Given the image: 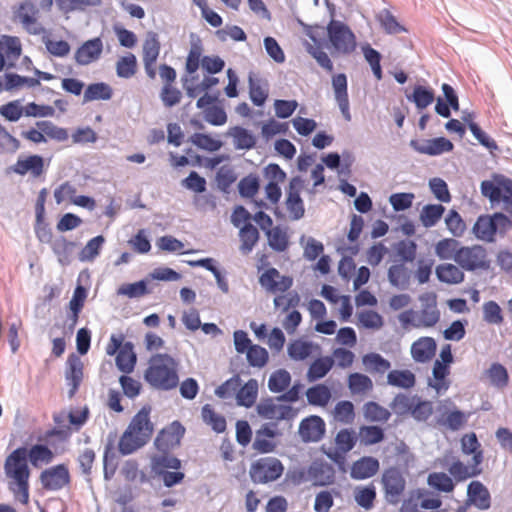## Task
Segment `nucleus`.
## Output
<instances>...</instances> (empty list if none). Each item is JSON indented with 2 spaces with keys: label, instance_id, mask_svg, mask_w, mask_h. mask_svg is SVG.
Returning <instances> with one entry per match:
<instances>
[{
  "label": "nucleus",
  "instance_id": "1",
  "mask_svg": "<svg viewBox=\"0 0 512 512\" xmlns=\"http://www.w3.org/2000/svg\"><path fill=\"white\" fill-rule=\"evenodd\" d=\"M179 362L168 353H156L149 359L144 380L151 387L170 391L179 385Z\"/></svg>",
  "mask_w": 512,
  "mask_h": 512
},
{
  "label": "nucleus",
  "instance_id": "2",
  "mask_svg": "<svg viewBox=\"0 0 512 512\" xmlns=\"http://www.w3.org/2000/svg\"><path fill=\"white\" fill-rule=\"evenodd\" d=\"M259 284L269 293L287 292L286 295H277L274 297L273 304L276 310L288 312L291 308L299 305L300 295L297 291H289L293 285V278L289 275H281L275 267L266 268L259 276Z\"/></svg>",
  "mask_w": 512,
  "mask_h": 512
},
{
  "label": "nucleus",
  "instance_id": "3",
  "mask_svg": "<svg viewBox=\"0 0 512 512\" xmlns=\"http://www.w3.org/2000/svg\"><path fill=\"white\" fill-rule=\"evenodd\" d=\"M51 448L52 446L47 442L33 444L30 448L22 445L14 449L6 457L4 463L27 470L31 474L29 463L34 468H39L41 464H49L53 461L55 454Z\"/></svg>",
  "mask_w": 512,
  "mask_h": 512
},
{
  "label": "nucleus",
  "instance_id": "4",
  "mask_svg": "<svg viewBox=\"0 0 512 512\" xmlns=\"http://www.w3.org/2000/svg\"><path fill=\"white\" fill-rule=\"evenodd\" d=\"M283 472V463L276 457L267 456L251 463L249 475L254 484H267L278 480Z\"/></svg>",
  "mask_w": 512,
  "mask_h": 512
},
{
  "label": "nucleus",
  "instance_id": "5",
  "mask_svg": "<svg viewBox=\"0 0 512 512\" xmlns=\"http://www.w3.org/2000/svg\"><path fill=\"white\" fill-rule=\"evenodd\" d=\"M381 483L385 500L391 505H397L406 488L403 468L397 466L386 468L382 472Z\"/></svg>",
  "mask_w": 512,
  "mask_h": 512
},
{
  "label": "nucleus",
  "instance_id": "6",
  "mask_svg": "<svg viewBox=\"0 0 512 512\" xmlns=\"http://www.w3.org/2000/svg\"><path fill=\"white\" fill-rule=\"evenodd\" d=\"M486 257V249L482 245L460 246L455 256V262L469 272L478 269L488 270L490 261Z\"/></svg>",
  "mask_w": 512,
  "mask_h": 512
},
{
  "label": "nucleus",
  "instance_id": "7",
  "mask_svg": "<svg viewBox=\"0 0 512 512\" xmlns=\"http://www.w3.org/2000/svg\"><path fill=\"white\" fill-rule=\"evenodd\" d=\"M40 483L46 491H59L71 482V475L65 463L50 466L40 473Z\"/></svg>",
  "mask_w": 512,
  "mask_h": 512
},
{
  "label": "nucleus",
  "instance_id": "8",
  "mask_svg": "<svg viewBox=\"0 0 512 512\" xmlns=\"http://www.w3.org/2000/svg\"><path fill=\"white\" fill-rule=\"evenodd\" d=\"M185 432V426L179 420H174L158 432L154 446L159 452L168 453L175 446L181 444Z\"/></svg>",
  "mask_w": 512,
  "mask_h": 512
},
{
  "label": "nucleus",
  "instance_id": "9",
  "mask_svg": "<svg viewBox=\"0 0 512 512\" xmlns=\"http://www.w3.org/2000/svg\"><path fill=\"white\" fill-rule=\"evenodd\" d=\"M326 433V423L319 415H309L303 418L299 424L298 434L305 444L322 440Z\"/></svg>",
  "mask_w": 512,
  "mask_h": 512
},
{
  "label": "nucleus",
  "instance_id": "10",
  "mask_svg": "<svg viewBox=\"0 0 512 512\" xmlns=\"http://www.w3.org/2000/svg\"><path fill=\"white\" fill-rule=\"evenodd\" d=\"M409 146L414 151L428 156H440L444 153L452 152L454 149L453 142L444 136L425 139L423 142L412 139Z\"/></svg>",
  "mask_w": 512,
  "mask_h": 512
},
{
  "label": "nucleus",
  "instance_id": "11",
  "mask_svg": "<svg viewBox=\"0 0 512 512\" xmlns=\"http://www.w3.org/2000/svg\"><path fill=\"white\" fill-rule=\"evenodd\" d=\"M44 170V157L39 154H31L28 156H19L15 164L7 168L6 173L9 174L13 172L20 176H25L27 173H30L33 178H38L44 173Z\"/></svg>",
  "mask_w": 512,
  "mask_h": 512
},
{
  "label": "nucleus",
  "instance_id": "12",
  "mask_svg": "<svg viewBox=\"0 0 512 512\" xmlns=\"http://www.w3.org/2000/svg\"><path fill=\"white\" fill-rule=\"evenodd\" d=\"M4 472L7 478L13 481L10 490L15 496H19V501L26 505L29 502V477L27 470L18 469L4 463Z\"/></svg>",
  "mask_w": 512,
  "mask_h": 512
},
{
  "label": "nucleus",
  "instance_id": "13",
  "mask_svg": "<svg viewBox=\"0 0 512 512\" xmlns=\"http://www.w3.org/2000/svg\"><path fill=\"white\" fill-rule=\"evenodd\" d=\"M152 407L149 404H144L140 410L133 416L126 431L134 434L148 443L154 431V425L150 419Z\"/></svg>",
  "mask_w": 512,
  "mask_h": 512
},
{
  "label": "nucleus",
  "instance_id": "14",
  "mask_svg": "<svg viewBox=\"0 0 512 512\" xmlns=\"http://www.w3.org/2000/svg\"><path fill=\"white\" fill-rule=\"evenodd\" d=\"M65 380L69 386L68 397L72 398L78 392L83 380V363L80 357L71 353L68 355L65 369Z\"/></svg>",
  "mask_w": 512,
  "mask_h": 512
},
{
  "label": "nucleus",
  "instance_id": "15",
  "mask_svg": "<svg viewBox=\"0 0 512 512\" xmlns=\"http://www.w3.org/2000/svg\"><path fill=\"white\" fill-rule=\"evenodd\" d=\"M103 52L100 36L84 41L75 51L74 59L78 65L85 66L97 61Z\"/></svg>",
  "mask_w": 512,
  "mask_h": 512
},
{
  "label": "nucleus",
  "instance_id": "16",
  "mask_svg": "<svg viewBox=\"0 0 512 512\" xmlns=\"http://www.w3.org/2000/svg\"><path fill=\"white\" fill-rule=\"evenodd\" d=\"M467 503L479 510L485 511L491 507L489 489L479 480H472L467 486Z\"/></svg>",
  "mask_w": 512,
  "mask_h": 512
},
{
  "label": "nucleus",
  "instance_id": "17",
  "mask_svg": "<svg viewBox=\"0 0 512 512\" xmlns=\"http://www.w3.org/2000/svg\"><path fill=\"white\" fill-rule=\"evenodd\" d=\"M308 475L314 480V486H328L335 481L334 467L321 459H316L310 464Z\"/></svg>",
  "mask_w": 512,
  "mask_h": 512
},
{
  "label": "nucleus",
  "instance_id": "18",
  "mask_svg": "<svg viewBox=\"0 0 512 512\" xmlns=\"http://www.w3.org/2000/svg\"><path fill=\"white\" fill-rule=\"evenodd\" d=\"M379 460L373 456H362L354 461L350 469V477L354 480H365L375 476L379 470Z\"/></svg>",
  "mask_w": 512,
  "mask_h": 512
},
{
  "label": "nucleus",
  "instance_id": "19",
  "mask_svg": "<svg viewBox=\"0 0 512 512\" xmlns=\"http://www.w3.org/2000/svg\"><path fill=\"white\" fill-rule=\"evenodd\" d=\"M436 340L429 336H423L413 342L411 346V356L417 363H427L436 354Z\"/></svg>",
  "mask_w": 512,
  "mask_h": 512
},
{
  "label": "nucleus",
  "instance_id": "20",
  "mask_svg": "<svg viewBox=\"0 0 512 512\" xmlns=\"http://www.w3.org/2000/svg\"><path fill=\"white\" fill-rule=\"evenodd\" d=\"M495 227L492 214H481L472 227V233L478 240L494 243L497 236Z\"/></svg>",
  "mask_w": 512,
  "mask_h": 512
},
{
  "label": "nucleus",
  "instance_id": "21",
  "mask_svg": "<svg viewBox=\"0 0 512 512\" xmlns=\"http://www.w3.org/2000/svg\"><path fill=\"white\" fill-rule=\"evenodd\" d=\"M249 98L253 105L263 107L269 97V83L261 79L253 72L248 75Z\"/></svg>",
  "mask_w": 512,
  "mask_h": 512
},
{
  "label": "nucleus",
  "instance_id": "22",
  "mask_svg": "<svg viewBox=\"0 0 512 512\" xmlns=\"http://www.w3.org/2000/svg\"><path fill=\"white\" fill-rule=\"evenodd\" d=\"M39 8L32 0H24L13 8V20L22 24L28 32L37 22Z\"/></svg>",
  "mask_w": 512,
  "mask_h": 512
},
{
  "label": "nucleus",
  "instance_id": "23",
  "mask_svg": "<svg viewBox=\"0 0 512 512\" xmlns=\"http://www.w3.org/2000/svg\"><path fill=\"white\" fill-rule=\"evenodd\" d=\"M405 97L415 105L418 112H422L435 101V91L430 86L415 84L411 93H406Z\"/></svg>",
  "mask_w": 512,
  "mask_h": 512
},
{
  "label": "nucleus",
  "instance_id": "24",
  "mask_svg": "<svg viewBox=\"0 0 512 512\" xmlns=\"http://www.w3.org/2000/svg\"><path fill=\"white\" fill-rule=\"evenodd\" d=\"M324 39L327 48L336 53L350 54L357 46L356 34H325Z\"/></svg>",
  "mask_w": 512,
  "mask_h": 512
},
{
  "label": "nucleus",
  "instance_id": "25",
  "mask_svg": "<svg viewBox=\"0 0 512 512\" xmlns=\"http://www.w3.org/2000/svg\"><path fill=\"white\" fill-rule=\"evenodd\" d=\"M506 176L503 174H493L491 180H483L480 184L481 194L487 198L491 206L501 202V195Z\"/></svg>",
  "mask_w": 512,
  "mask_h": 512
},
{
  "label": "nucleus",
  "instance_id": "26",
  "mask_svg": "<svg viewBox=\"0 0 512 512\" xmlns=\"http://www.w3.org/2000/svg\"><path fill=\"white\" fill-rule=\"evenodd\" d=\"M319 349V345L303 338L293 339L287 346V354L293 361H304Z\"/></svg>",
  "mask_w": 512,
  "mask_h": 512
},
{
  "label": "nucleus",
  "instance_id": "27",
  "mask_svg": "<svg viewBox=\"0 0 512 512\" xmlns=\"http://www.w3.org/2000/svg\"><path fill=\"white\" fill-rule=\"evenodd\" d=\"M227 135L233 138V144L236 150L248 151L256 147L257 138L255 134L243 126L236 125L231 127Z\"/></svg>",
  "mask_w": 512,
  "mask_h": 512
},
{
  "label": "nucleus",
  "instance_id": "28",
  "mask_svg": "<svg viewBox=\"0 0 512 512\" xmlns=\"http://www.w3.org/2000/svg\"><path fill=\"white\" fill-rule=\"evenodd\" d=\"M136 364L137 354L134 350V344L131 341H126L116 354L115 365L123 374H130L134 371Z\"/></svg>",
  "mask_w": 512,
  "mask_h": 512
},
{
  "label": "nucleus",
  "instance_id": "29",
  "mask_svg": "<svg viewBox=\"0 0 512 512\" xmlns=\"http://www.w3.org/2000/svg\"><path fill=\"white\" fill-rule=\"evenodd\" d=\"M313 42L314 45L305 42L306 51L316 60L318 65L325 69L327 72H332L334 69L333 62L328 54L322 49V41L318 36L319 34H306Z\"/></svg>",
  "mask_w": 512,
  "mask_h": 512
},
{
  "label": "nucleus",
  "instance_id": "30",
  "mask_svg": "<svg viewBox=\"0 0 512 512\" xmlns=\"http://www.w3.org/2000/svg\"><path fill=\"white\" fill-rule=\"evenodd\" d=\"M152 292L150 287V279L144 277L138 281L124 283L117 288L118 296H125L129 299L141 298Z\"/></svg>",
  "mask_w": 512,
  "mask_h": 512
},
{
  "label": "nucleus",
  "instance_id": "31",
  "mask_svg": "<svg viewBox=\"0 0 512 512\" xmlns=\"http://www.w3.org/2000/svg\"><path fill=\"white\" fill-rule=\"evenodd\" d=\"M450 372L451 367L440 363V360L436 359L432 368L433 380L429 379L428 385L434 388L438 394L448 390L450 387V380L448 379Z\"/></svg>",
  "mask_w": 512,
  "mask_h": 512
},
{
  "label": "nucleus",
  "instance_id": "32",
  "mask_svg": "<svg viewBox=\"0 0 512 512\" xmlns=\"http://www.w3.org/2000/svg\"><path fill=\"white\" fill-rule=\"evenodd\" d=\"M113 96L112 87L103 81L93 82L83 92V103L92 101H109Z\"/></svg>",
  "mask_w": 512,
  "mask_h": 512
},
{
  "label": "nucleus",
  "instance_id": "33",
  "mask_svg": "<svg viewBox=\"0 0 512 512\" xmlns=\"http://www.w3.org/2000/svg\"><path fill=\"white\" fill-rule=\"evenodd\" d=\"M333 356H320L316 358L310 365L306 373L308 382L314 383L324 378L333 368Z\"/></svg>",
  "mask_w": 512,
  "mask_h": 512
},
{
  "label": "nucleus",
  "instance_id": "34",
  "mask_svg": "<svg viewBox=\"0 0 512 512\" xmlns=\"http://www.w3.org/2000/svg\"><path fill=\"white\" fill-rule=\"evenodd\" d=\"M259 385L254 378L249 379L244 385H240L236 392V403L238 406L251 408L257 399Z\"/></svg>",
  "mask_w": 512,
  "mask_h": 512
},
{
  "label": "nucleus",
  "instance_id": "35",
  "mask_svg": "<svg viewBox=\"0 0 512 512\" xmlns=\"http://www.w3.org/2000/svg\"><path fill=\"white\" fill-rule=\"evenodd\" d=\"M435 274L438 281L450 285L460 284L465 278L464 272L459 267L451 263H442L437 265Z\"/></svg>",
  "mask_w": 512,
  "mask_h": 512
},
{
  "label": "nucleus",
  "instance_id": "36",
  "mask_svg": "<svg viewBox=\"0 0 512 512\" xmlns=\"http://www.w3.org/2000/svg\"><path fill=\"white\" fill-rule=\"evenodd\" d=\"M406 264H393L388 268L387 278L392 287L400 290H406L411 280V271Z\"/></svg>",
  "mask_w": 512,
  "mask_h": 512
},
{
  "label": "nucleus",
  "instance_id": "37",
  "mask_svg": "<svg viewBox=\"0 0 512 512\" xmlns=\"http://www.w3.org/2000/svg\"><path fill=\"white\" fill-rule=\"evenodd\" d=\"M469 416L470 414H466L464 411L455 407L442 412L438 418V423L451 431H458L465 425Z\"/></svg>",
  "mask_w": 512,
  "mask_h": 512
},
{
  "label": "nucleus",
  "instance_id": "38",
  "mask_svg": "<svg viewBox=\"0 0 512 512\" xmlns=\"http://www.w3.org/2000/svg\"><path fill=\"white\" fill-rule=\"evenodd\" d=\"M387 384L409 390L415 386L416 376L408 369H393L387 374Z\"/></svg>",
  "mask_w": 512,
  "mask_h": 512
},
{
  "label": "nucleus",
  "instance_id": "39",
  "mask_svg": "<svg viewBox=\"0 0 512 512\" xmlns=\"http://www.w3.org/2000/svg\"><path fill=\"white\" fill-rule=\"evenodd\" d=\"M201 415L203 422L209 425L215 433L221 434L226 431L227 421L225 416L217 413L211 404L202 406Z\"/></svg>",
  "mask_w": 512,
  "mask_h": 512
},
{
  "label": "nucleus",
  "instance_id": "40",
  "mask_svg": "<svg viewBox=\"0 0 512 512\" xmlns=\"http://www.w3.org/2000/svg\"><path fill=\"white\" fill-rule=\"evenodd\" d=\"M239 238L241 241L240 251L247 255L252 252L254 246L260 240V232L252 223L240 227Z\"/></svg>",
  "mask_w": 512,
  "mask_h": 512
},
{
  "label": "nucleus",
  "instance_id": "41",
  "mask_svg": "<svg viewBox=\"0 0 512 512\" xmlns=\"http://www.w3.org/2000/svg\"><path fill=\"white\" fill-rule=\"evenodd\" d=\"M417 243L411 239H402L393 244L398 264H407L415 260L417 255Z\"/></svg>",
  "mask_w": 512,
  "mask_h": 512
},
{
  "label": "nucleus",
  "instance_id": "42",
  "mask_svg": "<svg viewBox=\"0 0 512 512\" xmlns=\"http://www.w3.org/2000/svg\"><path fill=\"white\" fill-rule=\"evenodd\" d=\"M260 187L261 180L256 173H249L242 177L237 184L238 193L243 199H253L258 194Z\"/></svg>",
  "mask_w": 512,
  "mask_h": 512
},
{
  "label": "nucleus",
  "instance_id": "43",
  "mask_svg": "<svg viewBox=\"0 0 512 512\" xmlns=\"http://www.w3.org/2000/svg\"><path fill=\"white\" fill-rule=\"evenodd\" d=\"M305 395L309 405L322 407L331 399V388L324 383H317L309 387Z\"/></svg>",
  "mask_w": 512,
  "mask_h": 512
},
{
  "label": "nucleus",
  "instance_id": "44",
  "mask_svg": "<svg viewBox=\"0 0 512 512\" xmlns=\"http://www.w3.org/2000/svg\"><path fill=\"white\" fill-rule=\"evenodd\" d=\"M376 496L377 491L373 483L360 485L354 489V500L364 510H370L374 507Z\"/></svg>",
  "mask_w": 512,
  "mask_h": 512
},
{
  "label": "nucleus",
  "instance_id": "45",
  "mask_svg": "<svg viewBox=\"0 0 512 512\" xmlns=\"http://www.w3.org/2000/svg\"><path fill=\"white\" fill-rule=\"evenodd\" d=\"M182 468V462L176 456L168 453H161V455H155L151 459V469L155 474L163 473L172 470H180Z\"/></svg>",
  "mask_w": 512,
  "mask_h": 512
},
{
  "label": "nucleus",
  "instance_id": "46",
  "mask_svg": "<svg viewBox=\"0 0 512 512\" xmlns=\"http://www.w3.org/2000/svg\"><path fill=\"white\" fill-rule=\"evenodd\" d=\"M76 243L67 240L64 236L56 238L51 247L62 266H68L72 262V251Z\"/></svg>",
  "mask_w": 512,
  "mask_h": 512
},
{
  "label": "nucleus",
  "instance_id": "47",
  "mask_svg": "<svg viewBox=\"0 0 512 512\" xmlns=\"http://www.w3.org/2000/svg\"><path fill=\"white\" fill-rule=\"evenodd\" d=\"M83 277H86L89 279L90 273L88 269L82 270L77 278V284L74 288L73 295L68 303V308L75 309V310H83V307L85 305V301L88 297V287L82 285L80 282L83 279Z\"/></svg>",
  "mask_w": 512,
  "mask_h": 512
},
{
  "label": "nucleus",
  "instance_id": "48",
  "mask_svg": "<svg viewBox=\"0 0 512 512\" xmlns=\"http://www.w3.org/2000/svg\"><path fill=\"white\" fill-rule=\"evenodd\" d=\"M58 9L64 14L70 12H86L89 8H95L102 5V0H55Z\"/></svg>",
  "mask_w": 512,
  "mask_h": 512
},
{
  "label": "nucleus",
  "instance_id": "49",
  "mask_svg": "<svg viewBox=\"0 0 512 512\" xmlns=\"http://www.w3.org/2000/svg\"><path fill=\"white\" fill-rule=\"evenodd\" d=\"M445 207L441 204H426L420 212V221L425 228L434 227L445 213Z\"/></svg>",
  "mask_w": 512,
  "mask_h": 512
},
{
  "label": "nucleus",
  "instance_id": "50",
  "mask_svg": "<svg viewBox=\"0 0 512 512\" xmlns=\"http://www.w3.org/2000/svg\"><path fill=\"white\" fill-rule=\"evenodd\" d=\"M361 50L366 62L369 64L373 76L380 81L383 78V70L381 65L382 54L374 49L369 43L361 46Z\"/></svg>",
  "mask_w": 512,
  "mask_h": 512
},
{
  "label": "nucleus",
  "instance_id": "51",
  "mask_svg": "<svg viewBox=\"0 0 512 512\" xmlns=\"http://www.w3.org/2000/svg\"><path fill=\"white\" fill-rule=\"evenodd\" d=\"M115 68L117 77L122 79L132 78L136 74L138 68L136 56L130 52L120 56L116 62Z\"/></svg>",
  "mask_w": 512,
  "mask_h": 512
},
{
  "label": "nucleus",
  "instance_id": "52",
  "mask_svg": "<svg viewBox=\"0 0 512 512\" xmlns=\"http://www.w3.org/2000/svg\"><path fill=\"white\" fill-rule=\"evenodd\" d=\"M72 431L69 425L54 426L45 431L43 436L39 437L40 441L47 442L53 448L59 443H64L71 437Z\"/></svg>",
  "mask_w": 512,
  "mask_h": 512
},
{
  "label": "nucleus",
  "instance_id": "53",
  "mask_svg": "<svg viewBox=\"0 0 512 512\" xmlns=\"http://www.w3.org/2000/svg\"><path fill=\"white\" fill-rule=\"evenodd\" d=\"M360 443L365 446L376 445L384 441L385 430L378 425H362L359 430Z\"/></svg>",
  "mask_w": 512,
  "mask_h": 512
},
{
  "label": "nucleus",
  "instance_id": "54",
  "mask_svg": "<svg viewBox=\"0 0 512 512\" xmlns=\"http://www.w3.org/2000/svg\"><path fill=\"white\" fill-rule=\"evenodd\" d=\"M0 51L6 60H17L22 53L21 42L18 37L2 34L0 37Z\"/></svg>",
  "mask_w": 512,
  "mask_h": 512
},
{
  "label": "nucleus",
  "instance_id": "55",
  "mask_svg": "<svg viewBox=\"0 0 512 512\" xmlns=\"http://www.w3.org/2000/svg\"><path fill=\"white\" fill-rule=\"evenodd\" d=\"M291 381V374L286 369H277L268 379V389L272 393L284 392L291 385Z\"/></svg>",
  "mask_w": 512,
  "mask_h": 512
},
{
  "label": "nucleus",
  "instance_id": "56",
  "mask_svg": "<svg viewBox=\"0 0 512 512\" xmlns=\"http://www.w3.org/2000/svg\"><path fill=\"white\" fill-rule=\"evenodd\" d=\"M188 141L198 149L209 152L219 151L223 146V142L221 140L213 138L208 133L195 132L189 137Z\"/></svg>",
  "mask_w": 512,
  "mask_h": 512
},
{
  "label": "nucleus",
  "instance_id": "57",
  "mask_svg": "<svg viewBox=\"0 0 512 512\" xmlns=\"http://www.w3.org/2000/svg\"><path fill=\"white\" fill-rule=\"evenodd\" d=\"M144 440L145 439H142L134 434H130L125 430L119 439L118 451L122 456L131 455L147 444Z\"/></svg>",
  "mask_w": 512,
  "mask_h": 512
},
{
  "label": "nucleus",
  "instance_id": "58",
  "mask_svg": "<svg viewBox=\"0 0 512 512\" xmlns=\"http://www.w3.org/2000/svg\"><path fill=\"white\" fill-rule=\"evenodd\" d=\"M428 485L438 492L451 493L455 489V483L451 476L445 472H432L427 478Z\"/></svg>",
  "mask_w": 512,
  "mask_h": 512
},
{
  "label": "nucleus",
  "instance_id": "59",
  "mask_svg": "<svg viewBox=\"0 0 512 512\" xmlns=\"http://www.w3.org/2000/svg\"><path fill=\"white\" fill-rule=\"evenodd\" d=\"M486 375L492 386L504 388L509 383V374L507 368L500 362H493L486 370Z\"/></svg>",
  "mask_w": 512,
  "mask_h": 512
},
{
  "label": "nucleus",
  "instance_id": "60",
  "mask_svg": "<svg viewBox=\"0 0 512 512\" xmlns=\"http://www.w3.org/2000/svg\"><path fill=\"white\" fill-rule=\"evenodd\" d=\"M347 384L352 394H363L373 388L371 378L368 375L359 372L351 373L348 376Z\"/></svg>",
  "mask_w": 512,
  "mask_h": 512
},
{
  "label": "nucleus",
  "instance_id": "61",
  "mask_svg": "<svg viewBox=\"0 0 512 512\" xmlns=\"http://www.w3.org/2000/svg\"><path fill=\"white\" fill-rule=\"evenodd\" d=\"M358 326L369 330H378L384 325L383 316L375 310H362L357 314Z\"/></svg>",
  "mask_w": 512,
  "mask_h": 512
},
{
  "label": "nucleus",
  "instance_id": "62",
  "mask_svg": "<svg viewBox=\"0 0 512 512\" xmlns=\"http://www.w3.org/2000/svg\"><path fill=\"white\" fill-rule=\"evenodd\" d=\"M362 363L373 373L383 374L391 368L390 361L377 352L365 354Z\"/></svg>",
  "mask_w": 512,
  "mask_h": 512
},
{
  "label": "nucleus",
  "instance_id": "63",
  "mask_svg": "<svg viewBox=\"0 0 512 512\" xmlns=\"http://www.w3.org/2000/svg\"><path fill=\"white\" fill-rule=\"evenodd\" d=\"M460 247V242L454 238H444L435 244V254L441 260L453 259Z\"/></svg>",
  "mask_w": 512,
  "mask_h": 512
},
{
  "label": "nucleus",
  "instance_id": "64",
  "mask_svg": "<svg viewBox=\"0 0 512 512\" xmlns=\"http://www.w3.org/2000/svg\"><path fill=\"white\" fill-rule=\"evenodd\" d=\"M357 440L358 435L353 428H343L335 436L336 449L347 454L355 447Z\"/></svg>",
  "mask_w": 512,
  "mask_h": 512
}]
</instances>
